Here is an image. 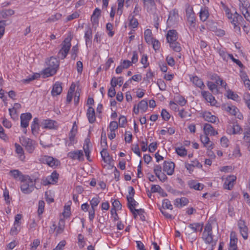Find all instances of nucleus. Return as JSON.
I'll use <instances>...</instances> for the list:
<instances>
[{
	"mask_svg": "<svg viewBox=\"0 0 250 250\" xmlns=\"http://www.w3.org/2000/svg\"><path fill=\"white\" fill-rule=\"evenodd\" d=\"M237 242V238H236L235 233L231 232L230 233V239L229 245H236Z\"/></svg>",
	"mask_w": 250,
	"mask_h": 250,
	"instance_id": "nucleus-63",
	"label": "nucleus"
},
{
	"mask_svg": "<svg viewBox=\"0 0 250 250\" xmlns=\"http://www.w3.org/2000/svg\"><path fill=\"white\" fill-rule=\"evenodd\" d=\"M127 201V207L131 212H133L134 208L138 205V203L132 197H126Z\"/></svg>",
	"mask_w": 250,
	"mask_h": 250,
	"instance_id": "nucleus-30",
	"label": "nucleus"
},
{
	"mask_svg": "<svg viewBox=\"0 0 250 250\" xmlns=\"http://www.w3.org/2000/svg\"><path fill=\"white\" fill-rule=\"evenodd\" d=\"M161 116L165 121H168L170 117L169 113L165 109L161 111Z\"/></svg>",
	"mask_w": 250,
	"mask_h": 250,
	"instance_id": "nucleus-64",
	"label": "nucleus"
},
{
	"mask_svg": "<svg viewBox=\"0 0 250 250\" xmlns=\"http://www.w3.org/2000/svg\"><path fill=\"white\" fill-rule=\"evenodd\" d=\"M102 160L107 164H110L113 161L112 157L109 155L106 148H103L100 152Z\"/></svg>",
	"mask_w": 250,
	"mask_h": 250,
	"instance_id": "nucleus-22",
	"label": "nucleus"
},
{
	"mask_svg": "<svg viewBox=\"0 0 250 250\" xmlns=\"http://www.w3.org/2000/svg\"><path fill=\"white\" fill-rule=\"evenodd\" d=\"M203 130L206 135V140L209 141L208 136H214L218 134L217 131L215 130L212 126L208 124H205L204 125Z\"/></svg>",
	"mask_w": 250,
	"mask_h": 250,
	"instance_id": "nucleus-9",
	"label": "nucleus"
},
{
	"mask_svg": "<svg viewBox=\"0 0 250 250\" xmlns=\"http://www.w3.org/2000/svg\"><path fill=\"white\" fill-rule=\"evenodd\" d=\"M243 20V17L240 14H239L237 12H235L233 14V18L230 21V22L233 26V29L235 32L237 33H240L241 29L240 26H239V21H241Z\"/></svg>",
	"mask_w": 250,
	"mask_h": 250,
	"instance_id": "nucleus-8",
	"label": "nucleus"
},
{
	"mask_svg": "<svg viewBox=\"0 0 250 250\" xmlns=\"http://www.w3.org/2000/svg\"><path fill=\"white\" fill-rule=\"evenodd\" d=\"M90 142H86L83 146V149L87 160L91 162L92 160L90 159V151L89 150V144Z\"/></svg>",
	"mask_w": 250,
	"mask_h": 250,
	"instance_id": "nucleus-41",
	"label": "nucleus"
},
{
	"mask_svg": "<svg viewBox=\"0 0 250 250\" xmlns=\"http://www.w3.org/2000/svg\"><path fill=\"white\" fill-rule=\"evenodd\" d=\"M138 22L137 20L133 17H132L131 18L129 19V26L131 28H135L138 26Z\"/></svg>",
	"mask_w": 250,
	"mask_h": 250,
	"instance_id": "nucleus-60",
	"label": "nucleus"
},
{
	"mask_svg": "<svg viewBox=\"0 0 250 250\" xmlns=\"http://www.w3.org/2000/svg\"><path fill=\"white\" fill-rule=\"evenodd\" d=\"M62 17V14L60 13H56L53 15H52L46 21V22H55L58 20L60 19Z\"/></svg>",
	"mask_w": 250,
	"mask_h": 250,
	"instance_id": "nucleus-51",
	"label": "nucleus"
},
{
	"mask_svg": "<svg viewBox=\"0 0 250 250\" xmlns=\"http://www.w3.org/2000/svg\"><path fill=\"white\" fill-rule=\"evenodd\" d=\"M202 238L205 240L206 243L211 244L212 246L216 245V243L213 241L212 233L203 231Z\"/></svg>",
	"mask_w": 250,
	"mask_h": 250,
	"instance_id": "nucleus-23",
	"label": "nucleus"
},
{
	"mask_svg": "<svg viewBox=\"0 0 250 250\" xmlns=\"http://www.w3.org/2000/svg\"><path fill=\"white\" fill-rule=\"evenodd\" d=\"M137 106L140 110L141 112H145L148 108V104L146 100H143L138 104Z\"/></svg>",
	"mask_w": 250,
	"mask_h": 250,
	"instance_id": "nucleus-39",
	"label": "nucleus"
},
{
	"mask_svg": "<svg viewBox=\"0 0 250 250\" xmlns=\"http://www.w3.org/2000/svg\"><path fill=\"white\" fill-rule=\"evenodd\" d=\"M131 149L133 152L136 154L138 156H141V153L140 152L139 146L138 144L132 145Z\"/></svg>",
	"mask_w": 250,
	"mask_h": 250,
	"instance_id": "nucleus-62",
	"label": "nucleus"
},
{
	"mask_svg": "<svg viewBox=\"0 0 250 250\" xmlns=\"http://www.w3.org/2000/svg\"><path fill=\"white\" fill-rule=\"evenodd\" d=\"M47 67L42 72L44 78L52 76L56 74L59 68L60 61L54 56L48 58L45 60Z\"/></svg>",
	"mask_w": 250,
	"mask_h": 250,
	"instance_id": "nucleus-1",
	"label": "nucleus"
},
{
	"mask_svg": "<svg viewBox=\"0 0 250 250\" xmlns=\"http://www.w3.org/2000/svg\"><path fill=\"white\" fill-rule=\"evenodd\" d=\"M242 130L240 126L237 124H233V125H230L227 129V132L229 133L236 134L240 132Z\"/></svg>",
	"mask_w": 250,
	"mask_h": 250,
	"instance_id": "nucleus-31",
	"label": "nucleus"
},
{
	"mask_svg": "<svg viewBox=\"0 0 250 250\" xmlns=\"http://www.w3.org/2000/svg\"><path fill=\"white\" fill-rule=\"evenodd\" d=\"M22 145L25 147V149L30 153L34 150L37 145L36 142H22Z\"/></svg>",
	"mask_w": 250,
	"mask_h": 250,
	"instance_id": "nucleus-24",
	"label": "nucleus"
},
{
	"mask_svg": "<svg viewBox=\"0 0 250 250\" xmlns=\"http://www.w3.org/2000/svg\"><path fill=\"white\" fill-rule=\"evenodd\" d=\"M65 227V221L63 219H60L58 223V226L57 227L56 235H57L59 234L62 233Z\"/></svg>",
	"mask_w": 250,
	"mask_h": 250,
	"instance_id": "nucleus-37",
	"label": "nucleus"
},
{
	"mask_svg": "<svg viewBox=\"0 0 250 250\" xmlns=\"http://www.w3.org/2000/svg\"><path fill=\"white\" fill-rule=\"evenodd\" d=\"M166 39L168 43L176 41L178 39V33L174 29L169 30L166 35Z\"/></svg>",
	"mask_w": 250,
	"mask_h": 250,
	"instance_id": "nucleus-17",
	"label": "nucleus"
},
{
	"mask_svg": "<svg viewBox=\"0 0 250 250\" xmlns=\"http://www.w3.org/2000/svg\"><path fill=\"white\" fill-rule=\"evenodd\" d=\"M15 146L16 147V153L20 155V159L21 160H23L25 158V156H24V151L22 147L17 143H15Z\"/></svg>",
	"mask_w": 250,
	"mask_h": 250,
	"instance_id": "nucleus-43",
	"label": "nucleus"
},
{
	"mask_svg": "<svg viewBox=\"0 0 250 250\" xmlns=\"http://www.w3.org/2000/svg\"><path fill=\"white\" fill-rule=\"evenodd\" d=\"M209 16V12L207 8H202L199 12V17L200 20L203 21H205Z\"/></svg>",
	"mask_w": 250,
	"mask_h": 250,
	"instance_id": "nucleus-33",
	"label": "nucleus"
},
{
	"mask_svg": "<svg viewBox=\"0 0 250 250\" xmlns=\"http://www.w3.org/2000/svg\"><path fill=\"white\" fill-rule=\"evenodd\" d=\"M92 37V30L90 28H87L85 32L84 38L86 42V44L91 41Z\"/></svg>",
	"mask_w": 250,
	"mask_h": 250,
	"instance_id": "nucleus-47",
	"label": "nucleus"
},
{
	"mask_svg": "<svg viewBox=\"0 0 250 250\" xmlns=\"http://www.w3.org/2000/svg\"><path fill=\"white\" fill-rule=\"evenodd\" d=\"M201 95L207 102L209 103L211 105H215L217 101L212 95L208 91H202Z\"/></svg>",
	"mask_w": 250,
	"mask_h": 250,
	"instance_id": "nucleus-16",
	"label": "nucleus"
},
{
	"mask_svg": "<svg viewBox=\"0 0 250 250\" xmlns=\"http://www.w3.org/2000/svg\"><path fill=\"white\" fill-rule=\"evenodd\" d=\"M125 0H117L118 8L117 13L121 16L123 13V9L124 5Z\"/></svg>",
	"mask_w": 250,
	"mask_h": 250,
	"instance_id": "nucleus-49",
	"label": "nucleus"
},
{
	"mask_svg": "<svg viewBox=\"0 0 250 250\" xmlns=\"http://www.w3.org/2000/svg\"><path fill=\"white\" fill-rule=\"evenodd\" d=\"M123 78L122 77L116 78L113 77L110 82V84L111 86L116 87L118 84L121 86L123 83Z\"/></svg>",
	"mask_w": 250,
	"mask_h": 250,
	"instance_id": "nucleus-38",
	"label": "nucleus"
},
{
	"mask_svg": "<svg viewBox=\"0 0 250 250\" xmlns=\"http://www.w3.org/2000/svg\"><path fill=\"white\" fill-rule=\"evenodd\" d=\"M158 0H142L144 7L147 12L153 15H157V8L155 1Z\"/></svg>",
	"mask_w": 250,
	"mask_h": 250,
	"instance_id": "nucleus-5",
	"label": "nucleus"
},
{
	"mask_svg": "<svg viewBox=\"0 0 250 250\" xmlns=\"http://www.w3.org/2000/svg\"><path fill=\"white\" fill-rule=\"evenodd\" d=\"M186 16L187 18V24L191 32L196 30V18L193 8L188 6L186 9Z\"/></svg>",
	"mask_w": 250,
	"mask_h": 250,
	"instance_id": "nucleus-4",
	"label": "nucleus"
},
{
	"mask_svg": "<svg viewBox=\"0 0 250 250\" xmlns=\"http://www.w3.org/2000/svg\"><path fill=\"white\" fill-rule=\"evenodd\" d=\"M101 10L96 8L93 11V13L91 17V21L92 23L93 26L95 27L98 25L99 23V17L101 15Z\"/></svg>",
	"mask_w": 250,
	"mask_h": 250,
	"instance_id": "nucleus-19",
	"label": "nucleus"
},
{
	"mask_svg": "<svg viewBox=\"0 0 250 250\" xmlns=\"http://www.w3.org/2000/svg\"><path fill=\"white\" fill-rule=\"evenodd\" d=\"M179 115L181 118L188 120L191 117V114L189 110L183 109L179 111Z\"/></svg>",
	"mask_w": 250,
	"mask_h": 250,
	"instance_id": "nucleus-40",
	"label": "nucleus"
},
{
	"mask_svg": "<svg viewBox=\"0 0 250 250\" xmlns=\"http://www.w3.org/2000/svg\"><path fill=\"white\" fill-rule=\"evenodd\" d=\"M1 12L2 15H3V18L12 16L15 13V11L13 10L10 9H6Z\"/></svg>",
	"mask_w": 250,
	"mask_h": 250,
	"instance_id": "nucleus-61",
	"label": "nucleus"
},
{
	"mask_svg": "<svg viewBox=\"0 0 250 250\" xmlns=\"http://www.w3.org/2000/svg\"><path fill=\"white\" fill-rule=\"evenodd\" d=\"M71 38L67 37L61 44V48L58 53V56L61 59L63 60L66 57L71 46Z\"/></svg>",
	"mask_w": 250,
	"mask_h": 250,
	"instance_id": "nucleus-3",
	"label": "nucleus"
},
{
	"mask_svg": "<svg viewBox=\"0 0 250 250\" xmlns=\"http://www.w3.org/2000/svg\"><path fill=\"white\" fill-rule=\"evenodd\" d=\"M144 38L146 42L148 44H150V43L152 42V41L154 40V39L152 37V34L150 29H147L145 31Z\"/></svg>",
	"mask_w": 250,
	"mask_h": 250,
	"instance_id": "nucleus-34",
	"label": "nucleus"
},
{
	"mask_svg": "<svg viewBox=\"0 0 250 250\" xmlns=\"http://www.w3.org/2000/svg\"><path fill=\"white\" fill-rule=\"evenodd\" d=\"M44 205L45 203L43 201L40 200L39 201L38 213L39 215L42 214L43 212Z\"/></svg>",
	"mask_w": 250,
	"mask_h": 250,
	"instance_id": "nucleus-57",
	"label": "nucleus"
},
{
	"mask_svg": "<svg viewBox=\"0 0 250 250\" xmlns=\"http://www.w3.org/2000/svg\"><path fill=\"white\" fill-rule=\"evenodd\" d=\"M67 156L72 160H78L79 161H83L84 160L83 153L82 150H77L70 151L68 153Z\"/></svg>",
	"mask_w": 250,
	"mask_h": 250,
	"instance_id": "nucleus-10",
	"label": "nucleus"
},
{
	"mask_svg": "<svg viewBox=\"0 0 250 250\" xmlns=\"http://www.w3.org/2000/svg\"><path fill=\"white\" fill-rule=\"evenodd\" d=\"M59 175V174L56 171H54L50 176L46 177V183L44 185H47L48 184H54L58 182Z\"/></svg>",
	"mask_w": 250,
	"mask_h": 250,
	"instance_id": "nucleus-20",
	"label": "nucleus"
},
{
	"mask_svg": "<svg viewBox=\"0 0 250 250\" xmlns=\"http://www.w3.org/2000/svg\"><path fill=\"white\" fill-rule=\"evenodd\" d=\"M175 102L181 106H184L187 103L185 98L180 95H178L174 98Z\"/></svg>",
	"mask_w": 250,
	"mask_h": 250,
	"instance_id": "nucleus-45",
	"label": "nucleus"
},
{
	"mask_svg": "<svg viewBox=\"0 0 250 250\" xmlns=\"http://www.w3.org/2000/svg\"><path fill=\"white\" fill-rule=\"evenodd\" d=\"M227 97L229 99H230L234 101L238 100L239 98V96L237 94L230 90L227 91Z\"/></svg>",
	"mask_w": 250,
	"mask_h": 250,
	"instance_id": "nucleus-52",
	"label": "nucleus"
},
{
	"mask_svg": "<svg viewBox=\"0 0 250 250\" xmlns=\"http://www.w3.org/2000/svg\"><path fill=\"white\" fill-rule=\"evenodd\" d=\"M190 81L193 84L203 90L205 88V85L201 79L197 76H190Z\"/></svg>",
	"mask_w": 250,
	"mask_h": 250,
	"instance_id": "nucleus-15",
	"label": "nucleus"
},
{
	"mask_svg": "<svg viewBox=\"0 0 250 250\" xmlns=\"http://www.w3.org/2000/svg\"><path fill=\"white\" fill-rule=\"evenodd\" d=\"M32 118L30 113H22L21 115V126L26 128L29 125V122Z\"/></svg>",
	"mask_w": 250,
	"mask_h": 250,
	"instance_id": "nucleus-11",
	"label": "nucleus"
},
{
	"mask_svg": "<svg viewBox=\"0 0 250 250\" xmlns=\"http://www.w3.org/2000/svg\"><path fill=\"white\" fill-rule=\"evenodd\" d=\"M21 182V189L23 193L29 194L34 190L36 180H33L30 176L26 175Z\"/></svg>",
	"mask_w": 250,
	"mask_h": 250,
	"instance_id": "nucleus-2",
	"label": "nucleus"
},
{
	"mask_svg": "<svg viewBox=\"0 0 250 250\" xmlns=\"http://www.w3.org/2000/svg\"><path fill=\"white\" fill-rule=\"evenodd\" d=\"M157 84L161 90L165 91L166 90L167 85L163 80L158 79L157 80Z\"/></svg>",
	"mask_w": 250,
	"mask_h": 250,
	"instance_id": "nucleus-55",
	"label": "nucleus"
},
{
	"mask_svg": "<svg viewBox=\"0 0 250 250\" xmlns=\"http://www.w3.org/2000/svg\"><path fill=\"white\" fill-rule=\"evenodd\" d=\"M218 53L219 55L222 58V59L225 61H227L228 59L229 58V57L231 54L227 53L223 50L220 49L218 51Z\"/></svg>",
	"mask_w": 250,
	"mask_h": 250,
	"instance_id": "nucleus-54",
	"label": "nucleus"
},
{
	"mask_svg": "<svg viewBox=\"0 0 250 250\" xmlns=\"http://www.w3.org/2000/svg\"><path fill=\"white\" fill-rule=\"evenodd\" d=\"M62 90V83L61 82H57L53 85L51 90V95L53 96H56L60 95Z\"/></svg>",
	"mask_w": 250,
	"mask_h": 250,
	"instance_id": "nucleus-18",
	"label": "nucleus"
},
{
	"mask_svg": "<svg viewBox=\"0 0 250 250\" xmlns=\"http://www.w3.org/2000/svg\"><path fill=\"white\" fill-rule=\"evenodd\" d=\"M188 185L190 188H193L198 190H202L204 187V185L203 184L197 183L194 180L189 181L188 183Z\"/></svg>",
	"mask_w": 250,
	"mask_h": 250,
	"instance_id": "nucleus-29",
	"label": "nucleus"
},
{
	"mask_svg": "<svg viewBox=\"0 0 250 250\" xmlns=\"http://www.w3.org/2000/svg\"><path fill=\"white\" fill-rule=\"evenodd\" d=\"M169 46L174 51L179 52L181 51L182 48L180 44L176 41L169 42Z\"/></svg>",
	"mask_w": 250,
	"mask_h": 250,
	"instance_id": "nucleus-44",
	"label": "nucleus"
},
{
	"mask_svg": "<svg viewBox=\"0 0 250 250\" xmlns=\"http://www.w3.org/2000/svg\"><path fill=\"white\" fill-rule=\"evenodd\" d=\"M100 202V198L98 196H96L92 199L90 201L91 207L95 208Z\"/></svg>",
	"mask_w": 250,
	"mask_h": 250,
	"instance_id": "nucleus-56",
	"label": "nucleus"
},
{
	"mask_svg": "<svg viewBox=\"0 0 250 250\" xmlns=\"http://www.w3.org/2000/svg\"><path fill=\"white\" fill-rule=\"evenodd\" d=\"M207 85L208 88V89L213 93H217L218 89L217 85L211 82H208L207 83Z\"/></svg>",
	"mask_w": 250,
	"mask_h": 250,
	"instance_id": "nucleus-50",
	"label": "nucleus"
},
{
	"mask_svg": "<svg viewBox=\"0 0 250 250\" xmlns=\"http://www.w3.org/2000/svg\"><path fill=\"white\" fill-rule=\"evenodd\" d=\"M239 8L240 10L244 9L250 8V4L248 0H239Z\"/></svg>",
	"mask_w": 250,
	"mask_h": 250,
	"instance_id": "nucleus-48",
	"label": "nucleus"
},
{
	"mask_svg": "<svg viewBox=\"0 0 250 250\" xmlns=\"http://www.w3.org/2000/svg\"><path fill=\"white\" fill-rule=\"evenodd\" d=\"M202 117L205 121L212 123H214L218 120V118L215 116L212 115L210 112L208 111L202 112Z\"/></svg>",
	"mask_w": 250,
	"mask_h": 250,
	"instance_id": "nucleus-21",
	"label": "nucleus"
},
{
	"mask_svg": "<svg viewBox=\"0 0 250 250\" xmlns=\"http://www.w3.org/2000/svg\"><path fill=\"white\" fill-rule=\"evenodd\" d=\"M161 208L164 209L166 208L172 210L173 209V207L170 201L167 199H165L163 201L162 207Z\"/></svg>",
	"mask_w": 250,
	"mask_h": 250,
	"instance_id": "nucleus-46",
	"label": "nucleus"
},
{
	"mask_svg": "<svg viewBox=\"0 0 250 250\" xmlns=\"http://www.w3.org/2000/svg\"><path fill=\"white\" fill-rule=\"evenodd\" d=\"M175 149L177 155L180 157H184L187 155V150L183 146H178V144H176Z\"/></svg>",
	"mask_w": 250,
	"mask_h": 250,
	"instance_id": "nucleus-32",
	"label": "nucleus"
},
{
	"mask_svg": "<svg viewBox=\"0 0 250 250\" xmlns=\"http://www.w3.org/2000/svg\"><path fill=\"white\" fill-rule=\"evenodd\" d=\"M86 116L90 123H93L96 120L94 109L90 106L87 110Z\"/></svg>",
	"mask_w": 250,
	"mask_h": 250,
	"instance_id": "nucleus-25",
	"label": "nucleus"
},
{
	"mask_svg": "<svg viewBox=\"0 0 250 250\" xmlns=\"http://www.w3.org/2000/svg\"><path fill=\"white\" fill-rule=\"evenodd\" d=\"M9 175L17 180L18 178L21 181L26 175H23L21 172L18 169L11 170L9 172Z\"/></svg>",
	"mask_w": 250,
	"mask_h": 250,
	"instance_id": "nucleus-26",
	"label": "nucleus"
},
{
	"mask_svg": "<svg viewBox=\"0 0 250 250\" xmlns=\"http://www.w3.org/2000/svg\"><path fill=\"white\" fill-rule=\"evenodd\" d=\"M188 200L187 198H177L175 200L174 205L177 207H182L188 205Z\"/></svg>",
	"mask_w": 250,
	"mask_h": 250,
	"instance_id": "nucleus-36",
	"label": "nucleus"
},
{
	"mask_svg": "<svg viewBox=\"0 0 250 250\" xmlns=\"http://www.w3.org/2000/svg\"><path fill=\"white\" fill-rule=\"evenodd\" d=\"M113 27V25L111 23H107L106 25V30L108 31L107 34L110 37H113L114 35V32L112 31Z\"/></svg>",
	"mask_w": 250,
	"mask_h": 250,
	"instance_id": "nucleus-58",
	"label": "nucleus"
},
{
	"mask_svg": "<svg viewBox=\"0 0 250 250\" xmlns=\"http://www.w3.org/2000/svg\"><path fill=\"white\" fill-rule=\"evenodd\" d=\"M9 114L14 120H17L18 119V113L16 110L14 109L9 108Z\"/></svg>",
	"mask_w": 250,
	"mask_h": 250,
	"instance_id": "nucleus-59",
	"label": "nucleus"
},
{
	"mask_svg": "<svg viewBox=\"0 0 250 250\" xmlns=\"http://www.w3.org/2000/svg\"><path fill=\"white\" fill-rule=\"evenodd\" d=\"M40 126L42 128L48 129H56L58 126L56 121L49 119L42 120Z\"/></svg>",
	"mask_w": 250,
	"mask_h": 250,
	"instance_id": "nucleus-7",
	"label": "nucleus"
},
{
	"mask_svg": "<svg viewBox=\"0 0 250 250\" xmlns=\"http://www.w3.org/2000/svg\"><path fill=\"white\" fill-rule=\"evenodd\" d=\"M175 164L172 162L165 161L163 164V170L168 175L173 174L174 171Z\"/></svg>",
	"mask_w": 250,
	"mask_h": 250,
	"instance_id": "nucleus-12",
	"label": "nucleus"
},
{
	"mask_svg": "<svg viewBox=\"0 0 250 250\" xmlns=\"http://www.w3.org/2000/svg\"><path fill=\"white\" fill-rule=\"evenodd\" d=\"M178 18V13L177 10L173 9L169 12L167 20L168 22H175Z\"/></svg>",
	"mask_w": 250,
	"mask_h": 250,
	"instance_id": "nucleus-35",
	"label": "nucleus"
},
{
	"mask_svg": "<svg viewBox=\"0 0 250 250\" xmlns=\"http://www.w3.org/2000/svg\"><path fill=\"white\" fill-rule=\"evenodd\" d=\"M31 128L32 133L36 135L39 133L40 126L39 125V119L38 118H35L31 125Z\"/></svg>",
	"mask_w": 250,
	"mask_h": 250,
	"instance_id": "nucleus-27",
	"label": "nucleus"
},
{
	"mask_svg": "<svg viewBox=\"0 0 250 250\" xmlns=\"http://www.w3.org/2000/svg\"><path fill=\"white\" fill-rule=\"evenodd\" d=\"M40 161L52 167H56L60 165V162L58 159L47 155L42 157Z\"/></svg>",
	"mask_w": 250,
	"mask_h": 250,
	"instance_id": "nucleus-6",
	"label": "nucleus"
},
{
	"mask_svg": "<svg viewBox=\"0 0 250 250\" xmlns=\"http://www.w3.org/2000/svg\"><path fill=\"white\" fill-rule=\"evenodd\" d=\"M236 180V177L234 175L228 176L224 182V188L225 189L230 190L234 186V182Z\"/></svg>",
	"mask_w": 250,
	"mask_h": 250,
	"instance_id": "nucleus-14",
	"label": "nucleus"
},
{
	"mask_svg": "<svg viewBox=\"0 0 250 250\" xmlns=\"http://www.w3.org/2000/svg\"><path fill=\"white\" fill-rule=\"evenodd\" d=\"M238 228L239 229L240 232L243 238L246 240L248 237V228L245 225L244 221L239 220L238 223Z\"/></svg>",
	"mask_w": 250,
	"mask_h": 250,
	"instance_id": "nucleus-13",
	"label": "nucleus"
},
{
	"mask_svg": "<svg viewBox=\"0 0 250 250\" xmlns=\"http://www.w3.org/2000/svg\"><path fill=\"white\" fill-rule=\"evenodd\" d=\"M188 227L193 232H196L197 231L201 232L203 230V223H191L189 224Z\"/></svg>",
	"mask_w": 250,
	"mask_h": 250,
	"instance_id": "nucleus-28",
	"label": "nucleus"
},
{
	"mask_svg": "<svg viewBox=\"0 0 250 250\" xmlns=\"http://www.w3.org/2000/svg\"><path fill=\"white\" fill-rule=\"evenodd\" d=\"M225 109L229 114L234 116H236L237 113L239 111V109L233 105H227L226 106Z\"/></svg>",
	"mask_w": 250,
	"mask_h": 250,
	"instance_id": "nucleus-42",
	"label": "nucleus"
},
{
	"mask_svg": "<svg viewBox=\"0 0 250 250\" xmlns=\"http://www.w3.org/2000/svg\"><path fill=\"white\" fill-rule=\"evenodd\" d=\"M245 19L250 22V8L241 10Z\"/></svg>",
	"mask_w": 250,
	"mask_h": 250,
	"instance_id": "nucleus-53",
	"label": "nucleus"
}]
</instances>
